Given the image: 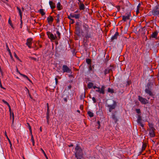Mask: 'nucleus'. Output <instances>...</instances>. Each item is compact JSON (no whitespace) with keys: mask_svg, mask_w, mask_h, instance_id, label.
Wrapping results in <instances>:
<instances>
[{"mask_svg":"<svg viewBox=\"0 0 159 159\" xmlns=\"http://www.w3.org/2000/svg\"><path fill=\"white\" fill-rule=\"evenodd\" d=\"M117 106V102L115 101H113V103L112 105H108L107 107L109 108V111L111 112L112 110L114 109Z\"/></svg>","mask_w":159,"mask_h":159,"instance_id":"obj_5","label":"nucleus"},{"mask_svg":"<svg viewBox=\"0 0 159 159\" xmlns=\"http://www.w3.org/2000/svg\"><path fill=\"white\" fill-rule=\"evenodd\" d=\"M47 20L48 23H52L53 20V19L51 16H49L47 18Z\"/></svg>","mask_w":159,"mask_h":159,"instance_id":"obj_19","label":"nucleus"},{"mask_svg":"<svg viewBox=\"0 0 159 159\" xmlns=\"http://www.w3.org/2000/svg\"><path fill=\"white\" fill-rule=\"evenodd\" d=\"M70 21H71V24H73L74 23V20L73 19H71V20H70Z\"/></svg>","mask_w":159,"mask_h":159,"instance_id":"obj_56","label":"nucleus"},{"mask_svg":"<svg viewBox=\"0 0 159 159\" xmlns=\"http://www.w3.org/2000/svg\"><path fill=\"white\" fill-rule=\"evenodd\" d=\"M79 12V11L78 10H77L75 12V13H78Z\"/></svg>","mask_w":159,"mask_h":159,"instance_id":"obj_62","label":"nucleus"},{"mask_svg":"<svg viewBox=\"0 0 159 159\" xmlns=\"http://www.w3.org/2000/svg\"><path fill=\"white\" fill-rule=\"evenodd\" d=\"M32 39L31 38H28L27 40L26 44L30 48H31V45L32 44Z\"/></svg>","mask_w":159,"mask_h":159,"instance_id":"obj_9","label":"nucleus"},{"mask_svg":"<svg viewBox=\"0 0 159 159\" xmlns=\"http://www.w3.org/2000/svg\"><path fill=\"white\" fill-rule=\"evenodd\" d=\"M148 33L147 30L144 28H142L141 30V36L143 37V40L146 41L147 40V37L146 33Z\"/></svg>","mask_w":159,"mask_h":159,"instance_id":"obj_3","label":"nucleus"},{"mask_svg":"<svg viewBox=\"0 0 159 159\" xmlns=\"http://www.w3.org/2000/svg\"><path fill=\"white\" fill-rule=\"evenodd\" d=\"M16 8L18 11V12L19 13V15L20 17V18H22V12L21 9L18 6H17L16 7Z\"/></svg>","mask_w":159,"mask_h":159,"instance_id":"obj_21","label":"nucleus"},{"mask_svg":"<svg viewBox=\"0 0 159 159\" xmlns=\"http://www.w3.org/2000/svg\"><path fill=\"white\" fill-rule=\"evenodd\" d=\"M136 111L138 113H139V109H136Z\"/></svg>","mask_w":159,"mask_h":159,"instance_id":"obj_59","label":"nucleus"},{"mask_svg":"<svg viewBox=\"0 0 159 159\" xmlns=\"http://www.w3.org/2000/svg\"><path fill=\"white\" fill-rule=\"evenodd\" d=\"M130 14L127 15V16H122V20L124 21H125L129 19Z\"/></svg>","mask_w":159,"mask_h":159,"instance_id":"obj_17","label":"nucleus"},{"mask_svg":"<svg viewBox=\"0 0 159 159\" xmlns=\"http://www.w3.org/2000/svg\"><path fill=\"white\" fill-rule=\"evenodd\" d=\"M119 35L118 33L117 32H116L114 35L111 38V39L112 41H113L114 39H116L117 38V37Z\"/></svg>","mask_w":159,"mask_h":159,"instance_id":"obj_15","label":"nucleus"},{"mask_svg":"<svg viewBox=\"0 0 159 159\" xmlns=\"http://www.w3.org/2000/svg\"><path fill=\"white\" fill-rule=\"evenodd\" d=\"M76 34L78 35H79L80 34V29H78L76 31Z\"/></svg>","mask_w":159,"mask_h":159,"instance_id":"obj_36","label":"nucleus"},{"mask_svg":"<svg viewBox=\"0 0 159 159\" xmlns=\"http://www.w3.org/2000/svg\"><path fill=\"white\" fill-rule=\"evenodd\" d=\"M15 57H16L17 59L18 60H20L19 59V58L17 56V55H16V53L15 54Z\"/></svg>","mask_w":159,"mask_h":159,"instance_id":"obj_50","label":"nucleus"},{"mask_svg":"<svg viewBox=\"0 0 159 159\" xmlns=\"http://www.w3.org/2000/svg\"><path fill=\"white\" fill-rule=\"evenodd\" d=\"M18 73H19L20 74V75L22 76L24 78H26V79H27L30 83H32V81H31V80L30 79H29V78L26 75L21 73L19 72H18Z\"/></svg>","mask_w":159,"mask_h":159,"instance_id":"obj_18","label":"nucleus"},{"mask_svg":"<svg viewBox=\"0 0 159 159\" xmlns=\"http://www.w3.org/2000/svg\"><path fill=\"white\" fill-rule=\"evenodd\" d=\"M2 101L3 102H4L5 104L7 105H8V104H9V103L3 99L2 100Z\"/></svg>","mask_w":159,"mask_h":159,"instance_id":"obj_42","label":"nucleus"},{"mask_svg":"<svg viewBox=\"0 0 159 159\" xmlns=\"http://www.w3.org/2000/svg\"><path fill=\"white\" fill-rule=\"evenodd\" d=\"M28 96H29L30 98L31 99H33V98L32 97V96H31V94H30L29 95H28Z\"/></svg>","mask_w":159,"mask_h":159,"instance_id":"obj_58","label":"nucleus"},{"mask_svg":"<svg viewBox=\"0 0 159 159\" xmlns=\"http://www.w3.org/2000/svg\"><path fill=\"white\" fill-rule=\"evenodd\" d=\"M42 152L44 155V156L47 159H48V157H47L45 153V152L44 151V150L43 149H42Z\"/></svg>","mask_w":159,"mask_h":159,"instance_id":"obj_40","label":"nucleus"},{"mask_svg":"<svg viewBox=\"0 0 159 159\" xmlns=\"http://www.w3.org/2000/svg\"><path fill=\"white\" fill-rule=\"evenodd\" d=\"M107 91L108 92L110 93H114V90L113 89H111L110 88H108Z\"/></svg>","mask_w":159,"mask_h":159,"instance_id":"obj_29","label":"nucleus"},{"mask_svg":"<svg viewBox=\"0 0 159 159\" xmlns=\"http://www.w3.org/2000/svg\"><path fill=\"white\" fill-rule=\"evenodd\" d=\"M89 71H91L92 70V69L91 66V65H89Z\"/></svg>","mask_w":159,"mask_h":159,"instance_id":"obj_41","label":"nucleus"},{"mask_svg":"<svg viewBox=\"0 0 159 159\" xmlns=\"http://www.w3.org/2000/svg\"><path fill=\"white\" fill-rule=\"evenodd\" d=\"M30 58H31V59L34 60L35 61H36V60H37L36 58H34V57H31Z\"/></svg>","mask_w":159,"mask_h":159,"instance_id":"obj_51","label":"nucleus"},{"mask_svg":"<svg viewBox=\"0 0 159 159\" xmlns=\"http://www.w3.org/2000/svg\"><path fill=\"white\" fill-rule=\"evenodd\" d=\"M152 14L153 15H158L159 14V5L156 6L152 11Z\"/></svg>","mask_w":159,"mask_h":159,"instance_id":"obj_4","label":"nucleus"},{"mask_svg":"<svg viewBox=\"0 0 159 159\" xmlns=\"http://www.w3.org/2000/svg\"><path fill=\"white\" fill-rule=\"evenodd\" d=\"M0 87L3 89H4V88L2 87V83H1V80L0 79Z\"/></svg>","mask_w":159,"mask_h":159,"instance_id":"obj_48","label":"nucleus"},{"mask_svg":"<svg viewBox=\"0 0 159 159\" xmlns=\"http://www.w3.org/2000/svg\"><path fill=\"white\" fill-rule=\"evenodd\" d=\"M79 8L80 10H84L85 9V6L84 4L81 2L79 5Z\"/></svg>","mask_w":159,"mask_h":159,"instance_id":"obj_20","label":"nucleus"},{"mask_svg":"<svg viewBox=\"0 0 159 159\" xmlns=\"http://www.w3.org/2000/svg\"><path fill=\"white\" fill-rule=\"evenodd\" d=\"M139 4L137 6V10H136V14L137 15H138L139 12Z\"/></svg>","mask_w":159,"mask_h":159,"instance_id":"obj_37","label":"nucleus"},{"mask_svg":"<svg viewBox=\"0 0 159 159\" xmlns=\"http://www.w3.org/2000/svg\"><path fill=\"white\" fill-rule=\"evenodd\" d=\"M39 12L42 16H44L45 14V13L44 11V10L43 9H40Z\"/></svg>","mask_w":159,"mask_h":159,"instance_id":"obj_27","label":"nucleus"},{"mask_svg":"<svg viewBox=\"0 0 159 159\" xmlns=\"http://www.w3.org/2000/svg\"><path fill=\"white\" fill-rule=\"evenodd\" d=\"M47 112H49V104L48 103H47Z\"/></svg>","mask_w":159,"mask_h":159,"instance_id":"obj_45","label":"nucleus"},{"mask_svg":"<svg viewBox=\"0 0 159 159\" xmlns=\"http://www.w3.org/2000/svg\"><path fill=\"white\" fill-rule=\"evenodd\" d=\"M47 122H48V119L49 118V112H47V116H46Z\"/></svg>","mask_w":159,"mask_h":159,"instance_id":"obj_38","label":"nucleus"},{"mask_svg":"<svg viewBox=\"0 0 159 159\" xmlns=\"http://www.w3.org/2000/svg\"><path fill=\"white\" fill-rule=\"evenodd\" d=\"M49 4L51 8L52 9L55 8L56 7V5L55 3H53L52 1H49Z\"/></svg>","mask_w":159,"mask_h":159,"instance_id":"obj_14","label":"nucleus"},{"mask_svg":"<svg viewBox=\"0 0 159 159\" xmlns=\"http://www.w3.org/2000/svg\"><path fill=\"white\" fill-rule=\"evenodd\" d=\"M143 146L142 149V152H140V155L141 153L146 148L147 143L145 142H143Z\"/></svg>","mask_w":159,"mask_h":159,"instance_id":"obj_16","label":"nucleus"},{"mask_svg":"<svg viewBox=\"0 0 159 159\" xmlns=\"http://www.w3.org/2000/svg\"><path fill=\"white\" fill-rule=\"evenodd\" d=\"M26 89L27 91V94H28V95L30 94V91H29V89H27L26 87Z\"/></svg>","mask_w":159,"mask_h":159,"instance_id":"obj_46","label":"nucleus"},{"mask_svg":"<svg viewBox=\"0 0 159 159\" xmlns=\"http://www.w3.org/2000/svg\"><path fill=\"white\" fill-rule=\"evenodd\" d=\"M57 7L58 10H60L62 9V6H61L60 2H58L57 3Z\"/></svg>","mask_w":159,"mask_h":159,"instance_id":"obj_23","label":"nucleus"},{"mask_svg":"<svg viewBox=\"0 0 159 159\" xmlns=\"http://www.w3.org/2000/svg\"><path fill=\"white\" fill-rule=\"evenodd\" d=\"M140 101L143 104H146L148 103V101L145 98L140 96Z\"/></svg>","mask_w":159,"mask_h":159,"instance_id":"obj_12","label":"nucleus"},{"mask_svg":"<svg viewBox=\"0 0 159 159\" xmlns=\"http://www.w3.org/2000/svg\"><path fill=\"white\" fill-rule=\"evenodd\" d=\"M6 48H7V50L8 51V52H9V54L11 56H12V55H11V50L9 49L8 46L7 44H6Z\"/></svg>","mask_w":159,"mask_h":159,"instance_id":"obj_33","label":"nucleus"},{"mask_svg":"<svg viewBox=\"0 0 159 159\" xmlns=\"http://www.w3.org/2000/svg\"><path fill=\"white\" fill-rule=\"evenodd\" d=\"M140 125L143 127H144V125L142 123L140 122Z\"/></svg>","mask_w":159,"mask_h":159,"instance_id":"obj_52","label":"nucleus"},{"mask_svg":"<svg viewBox=\"0 0 159 159\" xmlns=\"http://www.w3.org/2000/svg\"><path fill=\"white\" fill-rule=\"evenodd\" d=\"M92 100L93 101L94 103H95L96 102V99L94 97H93L92 98Z\"/></svg>","mask_w":159,"mask_h":159,"instance_id":"obj_43","label":"nucleus"},{"mask_svg":"<svg viewBox=\"0 0 159 159\" xmlns=\"http://www.w3.org/2000/svg\"><path fill=\"white\" fill-rule=\"evenodd\" d=\"M93 84L92 83H89L87 85V87L89 89L91 88L93 86Z\"/></svg>","mask_w":159,"mask_h":159,"instance_id":"obj_28","label":"nucleus"},{"mask_svg":"<svg viewBox=\"0 0 159 159\" xmlns=\"http://www.w3.org/2000/svg\"><path fill=\"white\" fill-rule=\"evenodd\" d=\"M85 37L86 39H88L91 37L90 34L89 33V32H85Z\"/></svg>","mask_w":159,"mask_h":159,"instance_id":"obj_25","label":"nucleus"},{"mask_svg":"<svg viewBox=\"0 0 159 159\" xmlns=\"http://www.w3.org/2000/svg\"><path fill=\"white\" fill-rule=\"evenodd\" d=\"M7 139H8V142H9V144L10 145V147H11L12 146V144L10 140V139H9V138H8V136H7Z\"/></svg>","mask_w":159,"mask_h":159,"instance_id":"obj_39","label":"nucleus"},{"mask_svg":"<svg viewBox=\"0 0 159 159\" xmlns=\"http://www.w3.org/2000/svg\"><path fill=\"white\" fill-rule=\"evenodd\" d=\"M57 21L58 22L59 21V15L58 14L57 16Z\"/></svg>","mask_w":159,"mask_h":159,"instance_id":"obj_53","label":"nucleus"},{"mask_svg":"<svg viewBox=\"0 0 159 159\" xmlns=\"http://www.w3.org/2000/svg\"><path fill=\"white\" fill-rule=\"evenodd\" d=\"M20 22H21V24H22V18H20Z\"/></svg>","mask_w":159,"mask_h":159,"instance_id":"obj_64","label":"nucleus"},{"mask_svg":"<svg viewBox=\"0 0 159 159\" xmlns=\"http://www.w3.org/2000/svg\"><path fill=\"white\" fill-rule=\"evenodd\" d=\"M8 23H9V24H10V25H11V26H12V24L11 23V21L10 20V19L9 18V20H8Z\"/></svg>","mask_w":159,"mask_h":159,"instance_id":"obj_44","label":"nucleus"},{"mask_svg":"<svg viewBox=\"0 0 159 159\" xmlns=\"http://www.w3.org/2000/svg\"><path fill=\"white\" fill-rule=\"evenodd\" d=\"M76 152L75 153V157L77 159H81L83 157V150L77 144L75 148Z\"/></svg>","mask_w":159,"mask_h":159,"instance_id":"obj_1","label":"nucleus"},{"mask_svg":"<svg viewBox=\"0 0 159 159\" xmlns=\"http://www.w3.org/2000/svg\"><path fill=\"white\" fill-rule=\"evenodd\" d=\"M56 29L57 30L56 34L57 35V37L59 39H60L61 38V33L58 29H57V28H56Z\"/></svg>","mask_w":159,"mask_h":159,"instance_id":"obj_26","label":"nucleus"},{"mask_svg":"<svg viewBox=\"0 0 159 159\" xmlns=\"http://www.w3.org/2000/svg\"><path fill=\"white\" fill-rule=\"evenodd\" d=\"M108 72V70H107L106 69L105 70V74H106Z\"/></svg>","mask_w":159,"mask_h":159,"instance_id":"obj_57","label":"nucleus"},{"mask_svg":"<svg viewBox=\"0 0 159 159\" xmlns=\"http://www.w3.org/2000/svg\"><path fill=\"white\" fill-rule=\"evenodd\" d=\"M55 80L56 84H57V82H58L57 79V78L56 77L55 78Z\"/></svg>","mask_w":159,"mask_h":159,"instance_id":"obj_55","label":"nucleus"},{"mask_svg":"<svg viewBox=\"0 0 159 159\" xmlns=\"http://www.w3.org/2000/svg\"><path fill=\"white\" fill-rule=\"evenodd\" d=\"M148 126L149 127V129H155L153 127V124L152 123H148Z\"/></svg>","mask_w":159,"mask_h":159,"instance_id":"obj_30","label":"nucleus"},{"mask_svg":"<svg viewBox=\"0 0 159 159\" xmlns=\"http://www.w3.org/2000/svg\"><path fill=\"white\" fill-rule=\"evenodd\" d=\"M93 87L94 89H99V87H97L96 86H95H95L93 85Z\"/></svg>","mask_w":159,"mask_h":159,"instance_id":"obj_47","label":"nucleus"},{"mask_svg":"<svg viewBox=\"0 0 159 159\" xmlns=\"http://www.w3.org/2000/svg\"><path fill=\"white\" fill-rule=\"evenodd\" d=\"M70 16L72 18H75L76 19H79L80 17V14H70Z\"/></svg>","mask_w":159,"mask_h":159,"instance_id":"obj_13","label":"nucleus"},{"mask_svg":"<svg viewBox=\"0 0 159 159\" xmlns=\"http://www.w3.org/2000/svg\"><path fill=\"white\" fill-rule=\"evenodd\" d=\"M141 4H140V10H142L143 9V8L141 6Z\"/></svg>","mask_w":159,"mask_h":159,"instance_id":"obj_54","label":"nucleus"},{"mask_svg":"<svg viewBox=\"0 0 159 159\" xmlns=\"http://www.w3.org/2000/svg\"><path fill=\"white\" fill-rule=\"evenodd\" d=\"M88 114L89 116L91 117H93V114L91 111H89L88 112Z\"/></svg>","mask_w":159,"mask_h":159,"instance_id":"obj_31","label":"nucleus"},{"mask_svg":"<svg viewBox=\"0 0 159 159\" xmlns=\"http://www.w3.org/2000/svg\"><path fill=\"white\" fill-rule=\"evenodd\" d=\"M62 70L63 73L66 72L70 73L71 71V69L67 66L63 65L62 67Z\"/></svg>","mask_w":159,"mask_h":159,"instance_id":"obj_7","label":"nucleus"},{"mask_svg":"<svg viewBox=\"0 0 159 159\" xmlns=\"http://www.w3.org/2000/svg\"><path fill=\"white\" fill-rule=\"evenodd\" d=\"M151 84V82H149L148 83L146 86L147 88L145 89V92L150 96H153L154 95L153 94L151 91V87H150Z\"/></svg>","mask_w":159,"mask_h":159,"instance_id":"obj_2","label":"nucleus"},{"mask_svg":"<svg viewBox=\"0 0 159 159\" xmlns=\"http://www.w3.org/2000/svg\"><path fill=\"white\" fill-rule=\"evenodd\" d=\"M31 135V140L32 142L33 145H34V144L35 143L34 138V137H33V136L32 134Z\"/></svg>","mask_w":159,"mask_h":159,"instance_id":"obj_35","label":"nucleus"},{"mask_svg":"<svg viewBox=\"0 0 159 159\" xmlns=\"http://www.w3.org/2000/svg\"><path fill=\"white\" fill-rule=\"evenodd\" d=\"M112 118L113 119V120H114V122L115 123H116L118 119H117V118L116 117L115 115V114H112Z\"/></svg>","mask_w":159,"mask_h":159,"instance_id":"obj_24","label":"nucleus"},{"mask_svg":"<svg viewBox=\"0 0 159 159\" xmlns=\"http://www.w3.org/2000/svg\"><path fill=\"white\" fill-rule=\"evenodd\" d=\"M68 146L69 147H73V144H70V145H69Z\"/></svg>","mask_w":159,"mask_h":159,"instance_id":"obj_60","label":"nucleus"},{"mask_svg":"<svg viewBox=\"0 0 159 159\" xmlns=\"http://www.w3.org/2000/svg\"><path fill=\"white\" fill-rule=\"evenodd\" d=\"M86 62L89 65H91V61L90 59H86Z\"/></svg>","mask_w":159,"mask_h":159,"instance_id":"obj_32","label":"nucleus"},{"mask_svg":"<svg viewBox=\"0 0 159 159\" xmlns=\"http://www.w3.org/2000/svg\"><path fill=\"white\" fill-rule=\"evenodd\" d=\"M158 33L157 31H155L151 35V37L153 38H156L157 35Z\"/></svg>","mask_w":159,"mask_h":159,"instance_id":"obj_22","label":"nucleus"},{"mask_svg":"<svg viewBox=\"0 0 159 159\" xmlns=\"http://www.w3.org/2000/svg\"><path fill=\"white\" fill-rule=\"evenodd\" d=\"M149 135L151 137H154L155 136V129H149Z\"/></svg>","mask_w":159,"mask_h":159,"instance_id":"obj_10","label":"nucleus"},{"mask_svg":"<svg viewBox=\"0 0 159 159\" xmlns=\"http://www.w3.org/2000/svg\"><path fill=\"white\" fill-rule=\"evenodd\" d=\"M27 124L28 125V128H29V129L30 130V133L31 134H32V129H31V126L30 125V124L28 123H27Z\"/></svg>","mask_w":159,"mask_h":159,"instance_id":"obj_34","label":"nucleus"},{"mask_svg":"<svg viewBox=\"0 0 159 159\" xmlns=\"http://www.w3.org/2000/svg\"><path fill=\"white\" fill-rule=\"evenodd\" d=\"M137 122L138 123H139V115H138L137 116Z\"/></svg>","mask_w":159,"mask_h":159,"instance_id":"obj_49","label":"nucleus"},{"mask_svg":"<svg viewBox=\"0 0 159 159\" xmlns=\"http://www.w3.org/2000/svg\"><path fill=\"white\" fill-rule=\"evenodd\" d=\"M7 106H8V107H9V110H10V109H11V107H10V105L9 104H8Z\"/></svg>","mask_w":159,"mask_h":159,"instance_id":"obj_61","label":"nucleus"},{"mask_svg":"<svg viewBox=\"0 0 159 159\" xmlns=\"http://www.w3.org/2000/svg\"><path fill=\"white\" fill-rule=\"evenodd\" d=\"M47 34L48 37L51 39V40H54L57 38V37L55 35H54L50 32H47Z\"/></svg>","mask_w":159,"mask_h":159,"instance_id":"obj_6","label":"nucleus"},{"mask_svg":"<svg viewBox=\"0 0 159 159\" xmlns=\"http://www.w3.org/2000/svg\"><path fill=\"white\" fill-rule=\"evenodd\" d=\"M70 17H71V16H68V18L70 20H71V19H71V18H70Z\"/></svg>","mask_w":159,"mask_h":159,"instance_id":"obj_63","label":"nucleus"},{"mask_svg":"<svg viewBox=\"0 0 159 159\" xmlns=\"http://www.w3.org/2000/svg\"><path fill=\"white\" fill-rule=\"evenodd\" d=\"M82 26L83 30L85 32H89L90 28L88 25L86 23H84L82 25Z\"/></svg>","mask_w":159,"mask_h":159,"instance_id":"obj_11","label":"nucleus"},{"mask_svg":"<svg viewBox=\"0 0 159 159\" xmlns=\"http://www.w3.org/2000/svg\"><path fill=\"white\" fill-rule=\"evenodd\" d=\"M105 87L104 85H102L100 88L99 87V89H98L95 90L96 92H98L100 94H104L105 93Z\"/></svg>","mask_w":159,"mask_h":159,"instance_id":"obj_8","label":"nucleus"}]
</instances>
